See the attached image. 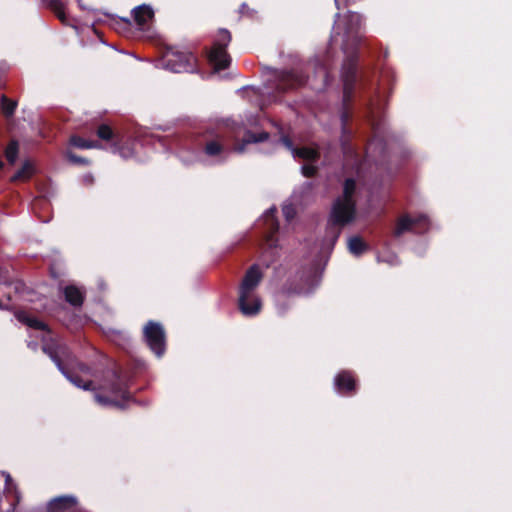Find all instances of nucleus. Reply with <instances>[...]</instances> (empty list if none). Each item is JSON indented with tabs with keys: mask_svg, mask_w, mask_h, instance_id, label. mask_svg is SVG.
Here are the masks:
<instances>
[{
	"mask_svg": "<svg viewBox=\"0 0 512 512\" xmlns=\"http://www.w3.org/2000/svg\"><path fill=\"white\" fill-rule=\"evenodd\" d=\"M19 154V144L16 140H11L5 149V157L8 163L14 164Z\"/></svg>",
	"mask_w": 512,
	"mask_h": 512,
	"instance_id": "cd10ccee",
	"label": "nucleus"
},
{
	"mask_svg": "<svg viewBox=\"0 0 512 512\" xmlns=\"http://www.w3.org/2000/svg\"><path fill=\"white\" fill-rule=\"evenodd\" d=\"M356 214V201H346L336 198L330 215L331 226L327 229V234L332 235L333 243L340 235V229H334L332 226H344L355 218Z\"/></svg>",
	"mask_w": 512,
	"mask_h": 512,
	"instance_id": "20e7f679",
	"label": "nucleus"
},
{
	"mask_svg": "<svg viewBox=\"0 0 512 512\" xmlns=\"http://www.w3.org/2000/svg\"><path fill=\"white\" fill-rule=\"evenodd\" d=\"M3 167V162L0 160V170L2 169Z\"/></svg>",
	"mask_w": 512,
	"mask_h": 512,
	"instance_id": "ea45409f",
	"label": "nucleus"
},
{
	"mask_svg": "<svg viewBox=\"0 0 512 512\" xmlns=\"http://www.w3.org/2000/svg\"><path fill=\"white\" fill-rule=\"evenodd\" d=\"M28 327L36 329V330H40V331H48L49 330L48 325L36 317L31 318V320L28 323Z\"/></svg>",
	"mask_w": 512,
	"mask_h": 512,
	"instance_id": "7c9ffc66",
	"label": "nucleus"
},
{
	"mask_svg": "<svg viewBox=\"0 0 512 512\" xmlns=\"http://www.w3.org/2000/svg\"><path fill=\"white\" fill-rule=\"evenodd\" d=\"M302 173L305 177L311 178L317 174V167L313 165H303Z\"/></svg>",
	"mask_w": 512,
	"mask_h": 512,
	"instance_id": "2f4dec72",
	"label": "nucleus"
},
{
	"mask_svg": "<svg viewBox=\"0 0 512 512\" xmlns=\"http://www.w3.org/2000/svg\"><path fill=\"white\" fill-rule=\"evenodd\" d=\"M96 135L103 141L110 142L114 150L118 148L119 136L108 124H101L96 130Z\"/></svg>",
	"mask_w": 512,
	"mask_h": 512,
	"instance_id": "2eb2a0df",
	"label": "nucleus"
},
{
	"mask_svg": "<svg viewBox=\"0 0 512 512\" xmlns=\"http://www.w3.org/2000/svg\"><path fill=\"white\" fill-rule=\"evenodd\" d=\"M127 24H130V20L129 19H125L124 20Z\"/></svg>",
	"mask_w": 512,
	"mask_h": 512,
	"instance_id": "79ce46f5",
	"label": "nucleus"
},
{
	"mask_svg": "<svg viewBox=\"0 0 512 512\" xmlns=\"http://www.w3.org/2000/svg\"><path fill=\"white\" fill-rule=\"evenodd\" d=\"M5 482H6V485L8 486L9 484H11L12 482V478L10 476L9 473L6 474V479H5Z\"/></svg>",
	"mask_w": 512,
	"mask_h": 512,
	"instance_id": "e433bc0d",
	"label": "nucleus"
},
{
	"mask_svg": "<svg viewBox=\"0 0 512 512\" xmlns=\"http://www.w3.org/2000/svg\"><path fill=\"white\" fill-rule=\"evenodd\" d=\"M208 61L215 71L227 69L231 64V57L227 49L212 46L208 52Z\"/></svg>",
	"mask_w": 512,
	"mask_h": 512,
	"instance_id": "9b49d317",
	"label": "nucleus"
},
{
	"mask_svg": "<svg viewBox=\"0 0 512 512\" xmlns=\"http://www.w3.org/2000/svg\"><path fill=\"white\" fill-rule=\"evenodd\" d=\"M265 221L267 225L269 226L270 230V237H272L274 234H276L279 230V223L276 217V209L271 208L267 211L265 214Z\"/></svg>",
	"mask_w": 512,
	"mask_h": 512,
	"instance_id": "393cba45",
	"label": "nucleus"
},
{
	"mask_svg": "<svg viewBox=\"0 0 512 512\" xmlns=\"http://www.w3.org/2000/svg\"><path fill=\"white\" fill-rule=\"evenodd\" d=\"M1 109L6 117H10L15 113L17 102L9 99L6 95H2L0 99Z\"/></svg>",
	"mask_w": 512,
	"mask_h": 512,
	"instance_id": "bb28decb",
	"label": "nucleus"
},
{
	"mask_svg": "<svg viewBox=\"0 0 512 512\" xmlns=\"http://www.w3.org/2000/svg\"><path fill=\"white\" fill-rule=\"evenodd\" d=\"M341 77L343 81L344 102L346 103L347 101H352L358 82V57L356 55H350L345 59Z\"/></svg>",
	"mask_w": 512,
	"mask_h": 512,
	"instance_id": "0eeeda50",
	"label": "nucleus"
},
{
	"mask_svg": "<svg viewBox=\"0 0 512 512\" xmlns=\"http://www.w3.org/2000/svg\"><path fill=\"white\" fill-rule=\"evenodd\" d=\"M0 309H4V306L1 301H0Z\"/></svg>",
	"mask_w": 512,
	"mask_h": 512,
	"instance_id": "a19ab883",
	"label": "nucleus"
},
{
	"mask_svg": "<svg viewBox=\"0 0 512 512\" xmlns=\"http://www.w3.org/2000/svg\"><path fill=\"white\" fill-rule=\"evenodd\" d=\"M269 138L268 132H260V133H254L252 131H246L244 138H243V144L237 148L239 152H242L244 150V146L246 144L251 143H260L264 142Z\"/></svg>",
	"mask_w": 512,
	"mask_h": 512,
	"instance_id": "f3484780",
	"label": "nucleus"
},
{
	"mask_svg": "<svg viewBox=\"0 0 512 512\" xmlns=\"http://www.w3.org/2000/svg\"><path fill=\"white\" fill-rule=\"evenodd\" d=\"M143 337L148 347L157 357L164 355L166 350V334L160 323L152 320L148 321L143 328Z\"/></svg>",
	"mask_w": 512,
	"mask_h": 512,
	"instance_id": "423d86ee",
	"label": "nucleus"
},
{
	"mask_svg": "<svg viewBox=\"0 0 512 512\" xmlns=\"http://www.w3.org/2000/svg\"><path fill=\"white\" fill-rule=\"evenodd\" d=\"M336 391L344 396H352L357 392V379L354 372L342 370L334 378Z\"/></svg>",
	"mask_w": 512,
	"mask_h": 512,
	"instance_id": "9d476101",
	"label": "nucleus"
},
{
	"mask_svg": "<svg viewBox=\"0 0 512 512\" xmlns=\"http://www.w3.org/2000/svg\"><path fill=\"white\" fill-rule=\"evenodd\" d=\"M348 248L353 255L360 256L368 250V245L361 237L353 236L349 238Z\"/></svg>",
	"mask_w": 512,
	"mask_h": 512,
	"instance_id": "6ab92c4d",
	"label": "nucleus"
},
{
	"mask_svg": "<svg viewBox=\"0 0 512 512\" xmlns=\"http://www.w3.org/2000/svg\"><path fill=\"white\" fill-rule=\"evenodd\" d=\"M344 22V33L349 35L350 33L354 32V30H356L360 25V16L357 13L348 12V14L344 17Z\"/></svg>",
	"mask_w": 512,
	"mask_h": 512,
	"instance_id": "4be33fe9",
	"label": "nucleus"
},
{
	"mask_svg": "<svg viewBox=\"0 0 512 512\" xmlns=\"http://www.w3.org/2000/svg\"><path fill=\"white\" fill-rule=\"evenodd\" d=\"M356 181L353 178H347L345 179L343 183V192L342 195L338 198L346 201H355V193H356Z\"/></svg>",
	"mask_w": 512,
	"mask_h": 512,
	"instance_id": "412c9836",
	"label": "nucleus"
},
{
	"mask_svg": "<svg viewBox=\"0 0 512 512\" xmlns=\"http://www.w3.org/2000/svg\"><path fill=\"white\" fill-rule=\"evenodd\" d=\"M133 19L135 23L144 27L148 24V22L154 17V11L148 5H140L132 10Z\"/></svg>",
	"mask_w": 512,
	"mask_h": 512,
	"instance_id": "ddd939ff",
	"label": "nucleus"
},
{
	"mask_svg": "<svg viewBox=\"0 0 512 512\" xmlns=\"http://www.w3.org/2000/svg\"><path fill=\"white\" fill-rule=\"evenodd\" d=\"M323 72H324V77L326 78L327 77V72L323 69Z\"/></svg>",
	"mask_w": 512,
	"mask_h": 512,
	"instance_id": "37998d69",
	"label": "nucleus"
},
{
	"mask_svg": "<svg viewBox=\"0 0 512 512\" xmlns=\"http://www.w3.org/2000/svg\"><path fill=\"white\" fill-rule=\"evenodd\" d=\"M231 40H232L231 33L227 29H220L218 31L217 38L213 42L212 46L222 47L224 49H227Z\"/></svg>",
	"mask_w": 512,
	"mask_h": 512,
	"instance_id": "a878e982",
	"label": "nucleus"
},
{
	"mask_svg": "<svg viewBox=\"0 0 512 512\" xmlns=\"http://www.w3.org/2000/svg\"><path fill=\"white\" fill-rule=\"evenodd\" d=\"M33 174V166L30 162L26 161L22 167L13 175L12 181H26L30 179Z\"/></svg>",
	"mask_w": 512,
	"mask_h": 512,
	"instance_id": "5701e85b",
	"label": "nucleus"
},
{
	"mask_svg": "<svg viewBox=\"0 0 512 512\" xmlns=\"http://www.w3.org/2000/svg\"><path fill=\"white\" fill-rule=\"evenodd\" d=\"M351 101H347L346 103L343 101V111L341 112V123L343 131L346 130L347 124L351 118V113L348 109V106Z\"/></svg>",
	"mask_w": 512,
	"mask_h": 512,
	"instance_id": "c756f323",
	"label": "nucleus"
},
{
	"mask_svg": "<svg viewBox=\"0 0 512 512\" xmlns=\"http://www.w3.org/2000/svg\"><path fill=\"white\" fill-rule=\"evenodd\" d=\"M42 351L51 358L60 372L73 385L85 391L95 390L92 380L84 381L79 375V373L92 375L91 368L79 361L67 345L51 341L43 344Z\"/></svg>",
	"mask_w": 512,
	"mask_h": 512,
	"instance_id": "f257e3e1",
	"label": "nucleus"
},
{
	"mask_svg": "<svg viewBox=\"0 0 512 512\" xmlns=\"http://www.w3.org/2000/svg\"><path fill=\"white\" fill-rule=\"evenodd\" d=\"M63 294L66 302L74 307H81L84 303V294L74 285H67L63 289Z\"/></svg>",
	"mask_w": 512,
	"mask_h": 512,
	"instance_id": "4468645a",
	"label": "nucleus"
},
{
	"mask_svg": "<svg viewBox=\"0 0 512 512\" xmlns=\"http://www.w3.org/2000/svg\"><path fill=\"white\" fill-rule=\"evenodd\" d=\"M283 140H284V142H285V144H286V145H288V146H290V145H291V141H290V139H289V138L285 137Z\"/></svg>",
	"mask_w": 512,
	"mask_h": 512,
	"instance_id": "4c0bfd02",
	"label": "nucleus"
},
{
	"mask_svg": "<svg viewBox=\"0 0 512 512\" xmlns=\"http://www.w3.org/2000/svg\"><path fill=\"white\" fill-rule=\"evenodd\" d=\"M77 504L73 496H59L48 503L49 512H64L73 508Z\"/></svg>",
	"mask_w": 512,
	"mask_h": 512,
	"instance_id": "f8f14e48",
	"label": "nucleus"
},
{
	"mask_svg": "<svg viewBox=\"0 0 512 512\" xmlns=\"http://www.w3.org/2000/svg\"><path fill=\"white\" fill-rule=\"evenodd\" d=\"M262 279L258 264L251 265L244 274L238 291V308L244 316L253 317L261 312L262 301L255 291Z\"/></svg>",
	"mask_w": 512,
	"mask_h": 512,
	"instance_id": "7ed1b4c3",
	"label": "nucleus"
},
{
	"mask_svg": "<svg viewBox=\"0 0 512 512\" xmlns=\"http://www.w3.org/2000/svg\"><path fill=\"white\" fill-rule=\"evenodd\" d=\"M100 388L110 392L114 396L120 397V399H112L109 396L96 393L94 398L96 402L101 405H111L124 409L125 402L131 398L129 392V377L127 373L116 364H113L111 368L105 371Z\"/></svg>",
	"mask_w": 512,
	"mask_h": 512,
	"instance_id": "f03ea898",
	"label": "nucleus"
},
{
	"mask_svg": "<svg viewBox=\"0 0 512 512\" xmlns=\"http://www.w3.org/2000/svg\"><path fill=\"white\" fill-rule=\"evenodd\" d=\"M308 75L301 69L282 71L277 77L276 91L287 93L306 85Z\"/></svg>",
	"mask_w": 512,
	"mask_h": 512,
	"instance_id": "6e6552de",
	"label": "nucleus"
},
{
	"mask_svg": "<svg viewBox=\"0 0 512 512\" xmlns=\"http://www.w3.org/2000/svg\"><path fill=\"white\" fill-rule=\"evenodd\" d=\"M45 5L55 14L61 23L67 25L69 19L65 13V7L60 0H43Z\"/></svg>",
	"mask_w": 512,
	"mask_h": 512,
	"instance_id": "dca6fc26",
	"label": "nucleus"
},
{
	"mask_svg": "<svg viewBox=\"0 0 512 512\" xmlns=\"http://www.w3.org/2000/svg\"><path fill=\"white\" fill-rule=\"evenodd\" d=\"M203 151L209 157H216L225 151V146L220 141L212 139L205 143Z\"/></svg>",
	"mask_w": 512,
	"mask_h": 512,
	"instance_id": "aec40b11",
	"label": "nucleus"
},
{
	"mask_svg": "<svg viewBox=\"0 0 512 512\" xmlns=\"http://www.w3.org/2000/svg\"><path fill=\"white\" fill-rule=\"evenodd\" d=\"M283 292L287 295H290L292 293H297L296 290H292L291 288H288L287 285H284L282 288Z\"/></svg>",
	"mask_w": 512,
	"mask_h": 512,
	"instance_id": "c9c22d12",
	"label": "nucleus"
},
{
	"mask_svg": "<svg viewBox=\"0 0 512 512\" xmlns=\"http://www.w3.org/2000/svg\"><path fill=\"white\" fill-rule=\"evenodd\" d=\"M67 158H68L69 162H71L72 164H75V165L87 166L90 164L89 159H87L85 157L78 156L70 151L67 152Z\"/></svg>",
	"mask_w": 512,
	"mask_h": 512,
	"instance_id": "c85d7f7f",
	"label": "nucleus"
},
{
	"mask_svg": "<svg viewBox=\"0 0 512 512\" xmlns=\"http://www.w3.org/2000/svg\"><path fill=\"white\" fill-rule=\"evenodd\" d=\"M69 144L73 147L80 149H91L101 147V144L98 141L84 139L78 135H72L69 139Z\"/></svg>",
	"mask_w": 512,
	"mask_h": 512,
	"instance_id": "a211bd4d",
	"label": "nucleus"
},
{
	"mask_svg": "<svg viewBox=\"0 0 512 512\" xmlns=\"http://www.w3.org/2000/svg\"><path fill=\"white\" fill-rule=\"evenodd\" d=\"M282 211L287 221L292 220L296 213L295 209L291 205L284 206Z\"/></svg>",
	"mask_w": 512,
	"mask_h": 512,
	"instance_id": "f704fd0d",
	"label": "nucleus"
},
{
	"mask_svg": "<svg viewBox=\"0 0 512 512\" xmlns=\"http://www.w3.org/2000/svg\"><path fill=\"white\" fill-rule=\"evenodd\" d=\"M16 319L21 322L22 324H25L28 326L29 321L31 320L32 316L27 314L24 311H18L15 313Z\"/></svg>",
	"mask_w": 512,
	"mask_h": 512,
	"instance_id": "473e14b6",
	"label": "nucleus"
},
{
	"mask_svg": "<svg viewBox=\"0 0 512 512\" xmlns=\"http://www.w3.org/2000/svg\"><path fill=\"white\" fill-rule=\"evenodd\" d=\"M428 225V217L424 214H420L415 218L410 217L409 214H404L397 219L392 235L395 238H399L404 233L414 231V229L418 232H424L428 229Z\"/></svg>",
	"mask_w": 512,
	"mask_h": 512,
	"instance_id": "1a4fd4ad",
	"label": "nucleus"
},
{
	"mask_svg": "<svg viewBox=\"0 0 512 512\" xmlns=\"http://www.w3.org/2000/svg\"><path fill=\"white\" fill-rule=\"evenodd\" d=\"M164 67L175 73H191L197 68V58L189 51L168 49L163 55Z\"/></svg>",
	"mask_w": 512,
	"mask_h": 512,
	"instance_id": "39448f33",
	"label": "nucleus"
},
{
	"mask_svg": "<svg viewBox=\"0 0 512 512\" xmlns=\"http://www.w3.org/2000/svg\"><path fill=\"white\" fill-rule=\"evenodd\" d=\"M340 17H341L340 13H339V12H337V13L335 14V23H337V21L340 19Z\"/></svg>",
	"mask_w": 512,
	"mask_h": 512,
	"instance_id": "58836bf2",
	"label": "nucleus"
},
{
	"mask_svg": "<svg viewBox=\"0 0 512 512\" xmlns=\"http://www.w3.org/2000/svg\"><path fill=\"white\" fill-rule=\"evenodd\" d=\"M239 13L242 16H247L249 18H252L254 16L255 11L251 9L246 3L241 4L239 8Z\"/></svg>",
	"mask_w": 512,
	"mask_h": 512,
	"instance_id": "72a5a7b5",
	"label": "nucleus"
},
{
	"mask_svg": "<svg viewBox=\"0 0 512 512\" xmlns=\"http://www.w3.org/2000/svg\"><path fill=\"white\" fill-rule=\"evenodd\" d=\"M294 152L299 158L308 161H316L320 157V153L316 149L309 147L297 148L294 150Z\"/></svg>",
	"mask_w": 512,
	"mask_h": 512,
	"instance_id": "b1692460",
	"label": "nucleus"
}]
</instances>
